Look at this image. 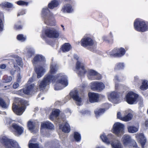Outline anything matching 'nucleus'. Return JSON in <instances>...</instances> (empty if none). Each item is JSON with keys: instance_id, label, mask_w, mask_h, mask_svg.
Returning a JSON list of instances; mask_svg holds the SVG:
<instances>
[{"instance_id": "31", "label": "nucleus", "mask_w": 148, "mask_h": 148, "mask_svg": "<svg viewBox=\"0 0 148 148\" xmlns=\"http://www.w3.org/2000/svg\"><path fill=\"white\" fill-rule=\"evenodd\" d=\"M124 63H118L116 64L114 68V70L115 71H117L122 69H124Z\"/></svg>"}, {"instance_id": "37", "label": "nucleus", "mask_w": 148, "mask_h": 148, "mask_svg": "<svg viewBox=\"0 0 148 148\" xmlns=\"http://www.w3.org/2000/svg\"><path fill=\"white\" fill-rule=\"evenodd\" d=\"M58 70V68L56 66H53L51 67L50 71L49 72V74L47 75H53L56 73Z\"/></svg>"}, {"instance_id": "2", "label": "nucleus", "mask_w": 148, "mask_h": 148, "mask_svg": "<svg viewBox=\"0 0 148 148\" xmlns=\"http://www.w3.org/2000/svg\"><path fill=\"white\" fill-rule=\"evenodd\" d=\"M28 105V102L23 99H20L18 101L13 103L12 110L13 112L18 115H21L25 111V106Z\"/></svg>"}, {"instance_id": "46", "label": "nucleus", "mask_w": 148, "mask_h": 148, "mask_svg": "<svg viewBox=\"0 0 148 148\" xmlns=\"http://www.w3.org/2000/svg\"><path fill=\"white\" fill-rule=\"evenodd\" d=\"M130 145L133 147L137 148L138 147L137 144L135 141L134 140L132 139L130 143Z\"/></svg>"}, {"instance_id": "21", "label": "nucleus", "mask_w": 148, "mask_h": 148, "mask_svg": "<svg viewBox=\"0 0 148 148\" xmlns=\"http://www.w3.org/2000/svg\"><path fill=\"white\" fill-rule=\"evenodd\" d=\"M35 71L37 74V77L38 78H40L42 76L45 72V69L41 66L35 69Z\"/></svg>"}, {"instance_id": "53", "label": "nucleus", "mask_w": 148, "mask_h": 148, "mask_svg": "<svg viewBox=\"0 0 148 148\" xmlns=\"http://www.w3.org/2000/svg\"><path fill=\"white\" fill-rule=\"evenodd\" d=\"M6 67V65L4 64H2L0 65V68L2 69H4Z\"/></svg>"}, {"instance_id": "58", "label": "nucleus", "mask_w": 148, "mask_h": 148, "mask_svg": "<svg viewBox=\"0 0 148 148\" xmlns=\"http://www.w3.org/2000/svg\"><path fill=\"white\" fill-rule=\"evenodd\" d=\"M33 81V79L32 78H30L29 79V80L28 81V83L29 84L31 83Z\"/></svg>"}, {"instance_id": "40", "label": "nucleus", "mask_w": 148, "mask_h": 148, "mask_svg": "<svg viewBox=\"0 0 148 148\" xmlns=\"http://www.w3.org/2000/svg\"><path fill=\"white\" fill-rule=\"evenodd\" d=\"M0 106L4 108H7L8 107V106L6 103L1 97H0Z\"/></svg>"}, {"instance_id": "50", "label": "nucleus", "mask_w": 148, "mask_h": 148, "mask_svg": "<svg viewBox=\"0 0 148 148\" xmlns=\"http://www.w3.org/2000/svg\"><path fill=\"white\" fill-rule=\"evenodd\" d=\"M95 79L96 80H100L101 78V76L100 74H97L96 75H95Z\"/></svg>"}, {"instance_id": "4", "label": "nucleus", "mask_w": 148, "mask_h": 148, "mask_svg": "<svg viewBox=\"0 0 148 148\" xmlns=\"http://www.w3.org/2000/svg\"><path fill=\"white\" fill-rule=\"evenodd\" d=\"M34 84L27 85L25 88H23L16 92L18 95L23 97L25 95H29L34 91Z\"/></svg>"}, {"instance_id": "51", "label": "nucleus", "mask_w": 148, "mask_h": 148, "mask_svg": "<svg viewBox=\"0 0 148 148\" xmlns=\"http://www.w3.org/2000/svg\"><path fill=\"white\" fill-rule=\"evenodd\" d=\"M25 14V11L24 10H23L18 13L17 14V16H18L21 15H23Z\"/></svg>"}, {"instance_id": "38", "label": "nucleus", "mask_w": 148, "mask_h": 148, "mask_svg": "<svg viewBox=\"0 0 148 148\" xmlns=\"http://www.w3.org/2000/svg\"><path fill=\"white\" fill-rule=\"evenodd\" d=\"M133 117L131 113H129L127 115L123 117L122 121H127L131 120Z\"/></svg>"}, {"instance_id": "17", "label": "nucleus", "mask_w": 148, "mask_h": 148, "mask_svg": "<svg viewBox=\"0 0 148 148\" xmlns=\"http://www.w3.org/2000/svg\"><path fill=\"white\" fill-rule=\"evenodd\" d=\"M59 129L65 133H69L71 131V128L69 123L66 122L60 124L59 125Z\"/></svg>"}, {"instance_id": "62", "label": "nucleus", "mask_w": 148, "mask_h": 148, "mask_svg": "<svg viewBox=\"0 0 148 148\" xmlns=\"http://www.w3.org/2000/svg\"><path fill=\"white\" fill-rule=\"evenodd\" d=\"M138 79V78L136 76V77H134V79L135 80H137Z\"/></svg>"}, {"instance_id": "13", "label": "nucleus", "mask_w": 148, "mask_h": 148, "mask_svg": "<svg viewBox=\"0 0 148 148\" xmlns=\"http://www.w3.org/2000/svg\"><path fill=\"white\" fill-rule=\"evenodd\" d=\"M12 127L13 129L12 132L16 136H19L23 132V128L16 123H13L12 124Z\"/></svg>"}, {"instance_id": "10", "label": "nucleus", "mask_w": 148, "mask_h": 148, "mask_svg": "<svg viewBox=\"0 0 148 148\" xmlns=\"http://www.w3.org/2000/svg\"><path fill=\"white\" fill-rule=\"evenodd\" d=\"M95 42V41L91 38L86 37L82 39L80 41V44L82 46L85 48L93 46Z\"/></svg>"}, {"instance_id": "47", "label": "nucleus", "mask_w": 148, "mask_h": 148, "mask_svg": "<svg viewBox=\"0 0 148 148\" xmlns=\"http://www.w3.org/2000/svg\"><path fill=\"white\" fill-rule=\"evenodd\" d=\"M88 74L90 75L95 76L97 74V72L93 70H90L88 71Z\"/></svg>"}, {"instance_id": "34", "label": "nucleus", "mask_w": 148, "mask_h": 148, "mask_svg": "<svg viewBox=\"0 0 148 148\" xmlns=\"http://www.w3.org/2000/svg\"><path fill=\"white\" fill-rule=\"evenodd\" d=\"M27 125L29 130L32 131L35 129V123L31 121H29L27 123Z\"/></svg>"}, {"instance_id": "35", "label": "nucleus", "mask_w": 148, "mask_h": 148, "mask_svg": "<svg viewBox=\"0 0 148 148\" xmlns=\"http://www.w3.org/2000/svg\"><path fill=\"white\" fill-rule=\"evenodd\" d=\"M74 138L77 142H79L81 140V136L78 132H75L74 133Z\"/></svg>"}, {"instance_id": "43", "label": "nucleus", "mask_w": 148, "mask_h": 148, "mask_svg": "<svg viewBox=\"0 0 148 148\" xmlns=\"http://www.w3.org/2000/svg\"><path fill=\"white\" fill-rule=\"evenodd\" d=\"M34 52L32 50H29L27 53L26 56L28 58H31L34 54Z\"/></svg>"}, {"instance_id": "18", "label": "nucleus", "mask_w": 148, "mask_h": 148, "mask_svg": "<svg viewBox=\"0 0 148 148\" xmlns=\"http://www.w3.org/2000/svg\"><path fill=\"white\" fill-rule=\"evenodd\" d=\"M32 61L33 65H36L38 63L44 62L45 60L43 56L40 55H37L34 57Z\"/></svg>"}, {"instance_id": "39", "label": "nucleus", "mask_w": 148, "mask_h": 148, "mask_svg": "<svg viewBox=\"0 0 148 148\" xmlns=\"http://www.w3.org/2000/svg\"><path fill=\"white\" fill-rule=\"evenodd\" d=\"M2 79L3 82L8 83L12 81V78L11 76H8L7 75H5L3 76Z\"/></svg>"}, {"instance_id": "25", "label": "nucleus", "mask_w": 148, "mask_h": 148, "mask_svg": "<svg viewBox=\"0 0 148 148\" xmlns=\"http://www.w3.org/2000/svg\"><path fill=\"white\" fill-rule=\"evenodd\" d=\"M122 139L124 145L127 146L130 144L132 139L130 135L125 134L123 136Z\"/></svg>"}, {"instance_id": "30", "label": "nucleus", "mask_w": 148, "mask_h": 148, "mask_svg": "<svg viewBox=\"0 0 148 148\" xmlns=\"http://www.w3.org/2000/svg\"><path fill=\"white\" fill-rule=\"evenodd\" d=\"M59 5V3L56 0H53L51 1L48 5V7L50 9H53L54 8L56 7Z\"/></svg>"}, {"instance_id": "42", "label": "nucleus", "mask_w": 148, "mask_h": 148, "mask_svg": "<svg viewBox=\"0 0 148 148\" xmlns=\"http://www.w3.org/2000/svg\"><path fill=\"white\" fill-rule=\"evenodd\" d=\"M16 3L19 5L27 6L28 4V2L25 1L19 0L16 1Z\"/></svg>"}, {"instance_id": "28", "label": "nucleus", "mask_w": 148, "mask_h": 148, "mask_svg": "<svg viewBox=\"0 0 148 148\" xmlns=\"http://www.w3.org/2000/svg\"><path fill=\"white\" fill-rule=\"evenodd\" d=\"M112 134H108V135L107 136H106L105 134H103L100 136V137L102 140V141L107 144H110V140L109 138V136H112Z\"/></svg>"}, {"instance_id": "32", "label": "nucleus", "mask_w": 148, "mask_h": 148, "mask_svg": "<svg viewBox=\"0 0 148 148\" xmlns=\"http://www.w3.org/2000/svg\"><path fill=\"white\" fill-rule=\"evenodd\" d=\"M12 5L11 3L7 2H5L0 4V6L3 9L5 8H12Z\"/></svg>"}, {"instance_id": "12", "label": "nucleus", "mask_w": 148, "mask_h": 148, "mask_svg": "<svg viewBox=\"0 0 148 148\" xmlns=\"http://www.w3.org/2000/svg\"><path fill=\"white\" fill-rule=\"evenodd\" d=\"M104 84L101 82H94L91 83V89L94 91L100 92L105 88Z\"/></svg>"}, {"instance_id": "6", "label": "nucleus", "mask_w": 148, "mask_h": 148, "mask_svg": "<svg viewBox=\"0 0 148 148\" xmlns=\"http://www.w3.org/2000/svg\"><path fill=\"white\" fill-rule=\"evenodd\" d=\"M126 50L123 47L114 48L109 53V55L111 57L114 58H120L125 54Z\"/></svg>"}, {"instance_id": "45", "label": "nucleus", "mask_w": 148, "mask_h": 148, "mask_svg": "<svg viewBox=\"0 0 148 148\" xmlns=\"http://www.w3.org/2000/svg\"><path fill=\"white\" fill-rule=\"evenodd\" d=\"M60 111L58 109H56L52 111V114L56 117H58L60 114Z\"/></svg>"}, {"instance_id": "20", "label": "nucleus", "mask_w": 148, "mask_h": 148, "mask_svg": "<svg viewBox=\"0 0 148 148\" xmlns=\"http://www.w3.org/2000/svg\"><path fill=\"white\" fill-rule=\"evenodd\" d=\"M70 95L73 99L77 101L81 102L82 101V98L79 95L78 92L75 90L71 92Z\"/></svg>"}, {"instance_id": "57", "label": "nucleus", "mask_w": 148, "mask_h": 148, "mask_svg": "<svg viewBox=\"0 0 148 148\" xmlns=\"http://www.w3.org/2000/svg\"><path fill=\"white\" fill-rule=\"evenodd\" d=\"M16 71L12 70L10 71V73L12 75H13Z\"/></svg>"}, {"instance_id": "49", "label": "nucleus", "mask_w": 148, "mask_h": 148, "mask_svg": "<svg viewBox=\"0 0 148 148\" xmlns=\"http://www.w3.org/2000/svg\"><path fill=\"white\" fill-rule=\"evenodd\" d=\"M117 119L122 121L123 117H121V113L120 112H117Z\"/></svg>"}, {"instance_id": "27", "label": "nucleus", "mask_w": 148, "mask_h": 148, "mask_svg": "<svg viewBox=\"0 0 148 148\" xmlns=\"http://www.w3.org/2000/svg\"><path fill=\"white\" fill-rule=\"evenodd\" d=\"M4 16L2 12L0 11V31H2L4 27Z\"/></svg>"}, {"instance_id": "60", "label": "nucleus", "mask_w": 148, "mask_h": 148, "mask_svg": "<svg viewBox=\"0 0 148 148\" xmlns=\"http://www.w3.org/2000/svg\"><path fill=\"white\" fill-rule=\"evenodd\" d=\"M119 84H116L115 85V89H117L118 87Z\"/></svg>"}, {"instance_id": "56", "label": "nucleus", "mask_w": 148, "mask_h": 148, "mask_svg": "<svg viewBox=\"0 0 148 148\" xmlns=\"http://www.w3.org/2000/svg\"><path fill=\"white\" fill-rule=\"evenodd\" d=\"M114 79L115 80L118 81H119V76L117 75H116L114 76Z\"/></svg>"}, {"instance_id": "14", "label": "nucleus", "mask_w": 148, "mask_h": 148, "mask_svg": "<svg viewBox=\"0 0 148 148\" xmlns=\"http://www.w3.org/2000/svg\"><path fill=\"white\" fill-rule=\"evenodd\" d=\"M41 16L45 19V22L47 21H49L53 17L50 10L47 8H44L42 9L41 12Z\"/></svg>"}, {"instance_id": "8", "label": "nucleus", "mask_w": 148, "mask_h": 148, "mask_svg": "<svg viewBox=\"0 0 148 148\" xmlns=\"http://www.w3.org/2000/svg\"><path fill=\"white\" fill-rule=\"evenodd\" d=\"M52 77H53L51 75H46L39 85V89L40 90L45 89L47 85L52 82Z\"/></svg>"}, {"instance_id": "5", "label": "nucleus", "mask_w": 148, "mask_h": 148, "mask_svg": "<svg viewBox=\"0 0 148 148\" xmlns=\"http://www.w3.org/2000/svg\"><path fill=\"white\" fill-rule=\"evenodd\" d=\"M0 141L6 148H14L17 145L16 142L5 136L0 138Z\"/></svg>"}, {"instance_id": "11", "label": "nucleus", "mask_w": 148, "mask_h": 148, "mask_svg": "<svg viewBox=\"0 0 148 148\" xmlns=\"http://www.w3.org/2000/svg\"><path fill=\"white\" fill-rule=\"evenodd\" d=\"M45 34L47 37L51 38H57L59 36L58 31L54 28L47 29Z\"/></svg>"}, {"instance_id": "64", "label": "nucleus", "mask_w": 148, "mask_h": 148, "mask_svg": "<svg viewBox=\"0 0 148 148\" xmlns=\"http://www.w3.org/2000/svg\"><path fill=\"white\" fill-rule=\"evenodd\" d=\"M61 26L62 27H63V29H64V26H63V25H61Z\"/></svg>"}, {"instance_id": "26", "label": "nucleus", "mask_w": 148, "mask_h": 148, "mask_svg": "<svg viewBox=\"0 0 148 148\" xmlns=\"http://www.w3.org/2000/svg\"><path fill=\"white\" fill-rule=\"evenodd\" d=\"M121 94L120 92H113L110 93V97L111 100L112 101L116 100L119 97Z\"/></svg>"}, {"instance_id": "54", "label": "nucleus", "mask_w": 148, "mask_h": 148, "mask_svg": "<svg viewBox=\"0 0 148 148\" xmlns=\"http://www.w3.org/2000/svg\"><path fill=\"white\" fill-rule=\"evenodd\" d=\"M54 115H53L52 113L49 116L50 119L51 121H53L54 120Z\"/></svg>"}, {"instance_id": "44", "label": "nucleus", "mask_w": 148, "mask_h": 148, "mask_svg": "<svg viewBox=\"0 0 148 148\" xmlns=\"http://www.w3.org/2000/svg\"><path fill=\"white\" fill-rule=\"evenodd\" d=\"M16 38L18 40L23 41H25L26 39L25 37H24L23 35L22 34L18 35L17 36Z\"/></svg>"}, {"instance_id": "59", "label": "nucleus", "mask_w": 148, "mask_h": 148, "mask_svg": "<svg viewBox=\"0 0 148 148\" xmlns=\"http://www.w3.org/2000/svg\"><path fill=\"white\" fill-rule=\"evenodd\" d=\"M145 125L146 127H148V121H146L145 122Z\"/></svg>"}, {"instance_id": "36", "label": "nucleus", "mask_w": 148, "mask_h": 148, "mask_svg": "<svg viewBox=\"0 0 148 148\" xmlns=\"http://www.w3.org/2000/svg\"><path fill=\"white\" fill-rule=\"evenodd\" d=\"M23 27V25L21 24V21H19L14 25V29L16 30H19L22 29Z\"/></svg>"}, {"instance_id": "24", "label": "nucleus", "mask_w": 148, "mask_h": 148, "mask_svg": "<svg viewBox=\"0 0 148 148\" xmlns=\"http://www.w3.org/2000/svg\"><path fill=\"white\" fill-rule=\"evenodd\" d=\"M76 69L77 70H79L81 69L83 71V73L82 72H79V74L81 75L82 74H85L87 72V71L85 69L84 66L79 61H77L76 64Z\"/></svg>"}, {"instance_id": "41", "label": "nucleus", "mask_w": 148, "mask_h": 148, "mask_svg": "<svg viewBox=\"0 0 148 148\" xmlns=\"http://www.w3.org/2000/svg\"><path fill=\"white\" fill-rule=\"evenodd\" d=\"M105 110L104 109L100 108L95 111V113L97 116H99L104 112Z\"/></svg>"}, {"instance_id": "15", "label": "nucleus", "mask_w": 148, "mask_h": 148, "mask_svg": "<svg viewBox=\"0 0 148 148\" xmlns=\"http://www.w3.org/2000/svg\"><path fill=\"white\" fill-rule=\"evenodd\" d=\"M89 101L91 103L97 102L99 100V94L94 92H90L88 93Z\"/></svg>"}, {"instance_id": "52", "label": "nucleus", "mask_w": 148, "mask_h": 148, "mask_svg": "<svg viewBox=\"0 0 148 148\" xmlns=\"http://www.w3.org/2000/svg\"><path fill=\"white\" fill-rule=\"evenodd\" d=\"M19 86V84L18 83L16 82H14L13 85V87L14 89L17 88Z\"/></svg>"}, {"instance_id": "9", "label": "nucleus", "mask_w": 148, "mask_h": 148, "mask_svg": "<svg viewBox=\"0 0 148 148\" xmlns=\"http://www.w3.org/2000/svg\"><path fill=\"white\" fill-rule=\"evenodd\" d=\"M124 126L123 124L116 122L113 126V133L117 136H119L120 134H123L124 132Z\"/></svg>"}, {"instance_id": "61", "label": "nucleus", "mask_w": 148, "mask_h": 148, "mask_svg": "<svg viewBox=\"0 0 148 148\" xmlns=\"http://www.w3.org/2000/svg\"><path fill=\"white\" fill-rule=\"evenodd\" d=\"M74 58L76 59V60H78L79 58L77 56H76V57H74Z\"/></svg>"}, {"instance_id": "23", "label": "nucleus", "mask_w": 148, "mask_h": 148, "mask_svg": "<svg viewBox=\"0 0 148 148\" xmlns=\"http://www.w3.org/2000/svg\"><path fill=\"white\" fill-rule=\"evenodd\" d=\"M53 127V125L48 121L42 123L40 125L41 129H46L51 130Z\"/></svg>"}, {"instance_id": "63", "label": "nucleus", "mask_w": 148, "mask_h": 148, "mask_svg": "<svg viewBox=\"0 0 148 148\" xmlns=\"http://www.w3.org/2000/svg\"><path fill=\"white\" fill-rule=\"evenodd\" d=\"M105 21H106V23H107V24H108V20H107V19H106L105 20Z\"/></svg>"}, {"instance_id": "55", "label": "nucleus", "mask_w": 148, "mask_h": 148, "mask_svg": "<svg viewBox=\"0 0 148 148\" xmlns=\"http://www.w3.org/2000/svg\"><path fill=\"white\" fill-rule=\"evenodd\" d=\"M21 77L20 76V75H18L17 78V81L18 82H21Z\"/></svg>"}, {"instance_id": "3", "label": "nucleus", "mask_w": 148, "mask_h": 148, "mask_svg": "<svg viewBox=\"0 0 148 148\" xmlns=\"http://www.w3.org/2000/svg\"><path fill=\"white\" fill-rule=\"evenodd\" d=\"M134 25L135 29L137 31L144 32L148 30V24L139 18H136L135 20Z\"/></svg>"}, {"instance_id": "22", "label": "nucleus", "mask_w": 148, "mask_h": 148, "mask_svg": "<svg viewBox=\"0 0 148 148\" xmlns=\"http://www.w3.org/2000/svg\"><path fill=\"white\" fill-rule=\"evenodd\" d=\"M72 47L71 44L69 43H65L61 46L60 50L62 52L69 51Z\"/></svg>"}, {"instance_id": "16", "label": "nucleus", "mask_w": 148, "mask_h": 148, "mask_svg": "<svg viewBox=\"0 0 148 148\" xmlns=\"http://www.w3.org/2000/svg\"><path fill=\"white\" fill-rule=\"evenodd\" d=\"M136 137L138 142L141 144L142 148H144L146 142V139L143 133L137 134H136Z\"/></svg>"}, {"instance_id": "29", "label": "nucleus", "mask_w": 148, "mask_h": 148, "mask_svg": "<svg viewBox=\"0 0 148 148\" xmlns=\"http://www.w3.org/2000/svg\"><path fill=\"white\" fill-rule=\"evenodd\" d=\"M140 88L143 90H147L148 88V81L145 80H143L142 84L140 86Z\"/></svg>"}, {"instance_id": "33", "label": "nucleus", "mask_w": 148, "mask_h": 148, "mask_svg": "<svg viewBox=\"0 0 148 148\" xmlns=\"http://www.w3.org/2000/svg\"><path fill=\"white\" fill-rule=\"evenodd\" d=\"M127 130L129 132L133 133L137 132L138 130V128L135 126H129L127 127Z\"/></svg>"}, {"instance_id": "1", "label": "nucleus", "mask_w": 148, "mask_h": 148, "mask_svg": "<svg viewBox=\"0 0 148 148\" xmlns=\"http://www.w3.org/2000/svg\"><path fill=\"white\" fill-rule=\"evenodd\" d=\"M52 76L53 77L52 78V82L56 83L54 87L55 90H58L62 89L61 86L58 85L59 83L64 85L65 87L68 85V81L66 75L60 73L56 75H52Z\"/></svg>"}, {"instance_id": "19", "label": "nucleus", "mask_w": 148, "mask_h": 148, "mask_svg": "<svg viewBox=\"0 0 148 148\" xmlns=\"http://www.w3.org/2000/svg\"><path fill=\"white\" fill-rule=\"evenodd\" d=\"M61 11L63 13H71L73 11V9L71 5L69 4H66L62 7Z\"/></svg>"}, {"instance_id": "7", "label": "nucleus", "mask_w": 148, "mask_h": 148, "mask_svg": "<svg viewBox=\"0 0 148 148\" xmlns=\"http://www.w3.org/2000/svg\"><path fill=\"white\" fill-rule=\"evenodd\" d=\"M138 95L133 92H128L125 96L126 101L129 104H136L138 102Z\"/></svg>"}, {"instance_id": "48", "label": "nucleus", "mask_w": 148, "mask_h": 148, "mask_svg": "<svg viewBox=\"0 0 148 148\" xmlns=\"http://www.w3.org/2000/svg\"><path fill=\"white\" fill-rule=\"evenodd\" d=\"M103 39L104 41H105L108 43H112L113 42V39H112L111 40H110L108 39L107 37L106 36H104L103 37Z\"/></svg>"}]
</instances>
